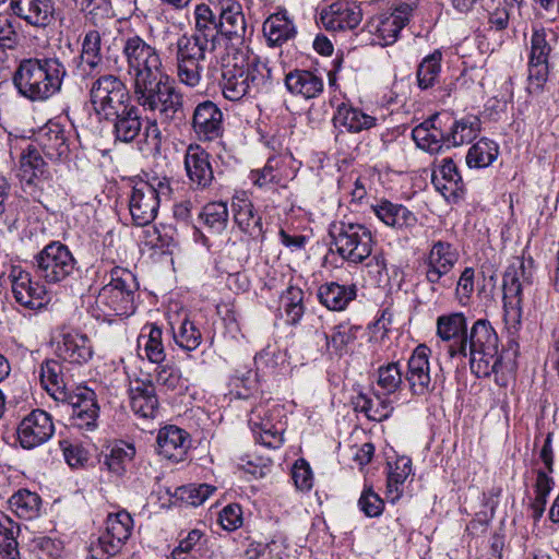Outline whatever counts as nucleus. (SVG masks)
I'll return each instance as SVG.
<instances>
[{
	"label": "nucleus",
	"mask_w": 559,
	"mask_h": 559,
	"mask_svg": "<svg viewBox=\"0 0 559 559\" xmlns=\"http://www.w3.org/2000/svg\"><path fill=\"white\" fill-rule=\"evenodd\" d=\"M436 325L449 356L461 361L468 358L476 377H489L501 370L499 337L488 320L478 319L468 328L464 313L453 312L439 316Z\"/></svg>",
	"instance_id": "f257e3e1"
},
{
	"label": "nucleus",
	"mask_w": 559,
	"mask_h": 559,
	"mask_svg": "<svg viewBox=\"0 0 559 559\" xmlns=\"http://www.w3.org/2000/svg\"><path fill=\"white\" fill-rule=\"evenodd\" d=\"M66 75L58 58H29L20 62L13 80L23 97L45 102L61 91Z\"/></svg>",
	"instance_id": "f03ea898"
},
{
	"label": "nucleus",
	"mask_w": 559,
	"mask_h": 559,
	"mask_svg": "<svg viewBox=\"0 0 559 559\" xmlns=\"http://www.w3.org/2000/svg\"><path fill=\"white\" fill-rule=\"evenodd\" d=\"M139 284L134 274L122 267L110 271V281L104 285L95 297L93 316L103 321L114 317H129L135 310L134 297Z\"/></svg>",
	"instance_id": "7ed1b4c3"
},
{
	"label": "nucleus",
	"mask_w": 559,
	"mask_h": 559,
	"mask_svg": "<svg viewBox=\"0 0 559 559\" xmlns=\"http://www.w3.org/2000/svg\"><path fill=\"white\" fill-rule=\"evenodd\" d=\"M121 53L127 63L132 90L165 74L158 49L146 43L140 35L122 37Z\"/></svg>",
	"instance_id": "20e7f679"
},
{
	"label": "nucleus",
	"mask_w": 559,
	"mask_h": 559,
	"mask_svg": "<svg viewBox=\"0 0 559 559\" xmlns=\"http://www.w3.org/2000/svg\"><path fill=\"white\" fill-rule=\"evenodd\" d=\"M133 95L139 106L146 111H158L166 121L177 119L182 112V94L167 74L134 87Z\"/></svg>",
	"instance_id": "39448f33"
},
{
	"label": "nucleus",
	"mask_w": 559,
	"mask_h": 559,
	"mask_svg": "<svg viewBox=\"0 0 559 559\" xmlns=\"http://www.w3.org/2000/svg\"><path fill=\"white\" fill-rule=\"evenodd\" d=\"M460 253L450 242L435 241L421 261V271L430 292L442 296L455 283L453 269L459 262Z\"/></svg>",
	"instance_id": "423d86ee"
},
{
	"label": "nucleus",
	"mask_w": 559,
	"mask_h": 559,
	"mask_svg": "<svg viewBox=\"0 0 559 559\" xmlns=\"http://www.w3.org/2000/svg\"><path fill=\"white\" fill-rule=\"evenodd\" d=\"M265 70V64L258 62L255 57L246 66L235 63L225 67L221 80L224 97L231 102H238L246 96L257 94L265 83L263 73Z\"/></svg>",
	"instance_id": "0eeeda50"
},
{
	"label": "nucleus",
	"mask_w": 559,
	"mask_h": 559,
	"mask_svg": "<svg viewBox=\"0 0 559 559\" xmlns=\"http://www.w3.org/2000/svg\"><path fill=\"white\" fill-rule=\"evenodd\" d=\"M33 266L38 278L47 284L67 281L76 269V260L61 241H50L34 255Z\"/></svg>",
	"instance_id": "6e6552de"
},
{
	"label": "nucleus",
	"mask_w": 559,
	"mask_h": 559,
	"mask_svg": "<svg viewBox=\"0 0 559 559\" xmlns=\"http://www.w3.org/2000/svg\"><path fill=\"white\" fill-rule=\"evenodd\" d=\"M90 102L97 117L103 120L132 105L126 83L114 74H104L93 81Z\"/></svg>",
	"instance_id": "1a4fd4ad"
},
{
	"label": "nucleus",
	"mask_w": 559,
	"mask_h": 559,
	"mask_svg": "<svg viewBox=\"0 0 559 559\" xmlns=\"http://www.w3.org/2000/svg\"><path fill=\"white\" fill-rule=\"evenodd\" d=\"M330 236L336 252L350 263H361L372 252L371 231L361 224L344 222L334 224L330 228Z\"/></svg>",
	"instance_id": "9d476101"
},
{
	"label": "nucleus",
	"mask_w": 559,
	"mask_h": 559,
	"mask_svg": "<svg viewBox=\"0 0 559 559\" xmlns=\"http://www.w3.org/2000/svg\"><path fill=\"white\" fill-rule=\"evenodd\" d=\"M249 426L254 438L261 444L276 449L284 442L286 420L284 408L278 404H259L252 408Z\"/></svg>",
	"instance_id": "9b49d317"
},
{
	"label": "nucleus",
	"mask_w": 559,
	"mask_h": 559,
	"mask_svg": "<svg viewBox=\"0 0 559 559\" xmlns=\"http://www.w3.org/2000/svg\"><path fill=\"white\" fill-rule=\"evenodd\" d=\"M525 280V263L516 258L503 274V319L510 333H515L522 319V282Z\"/></svg>",
	"instance_id": "f8f14e48"
},
{
	"label": "nucleus",
	"mask_w": 559,
	"mask_h": 559,
	"mask_svg": "<svg viewBox=\"0 0 559 559\" xmlns=\"http://www.w3.org/2000/svg\"><path fill=\"white\" fill-rule=\"evenodd\" d=\"M418 0H403L392 12H385L371 19L367 29L376 36L377 44L388 46L396 41L401 29L409 22Z\"/></svg>",
	"instance_id": "ddd939ff"
},
{
	"label": "nucleus",
	"mask_w": 559,
	"mask_h": 559,
	"mask_svg": "<svg viewBox=\"0 0 559 559\" xmlns=\"http://www.w3.org/2000/svg\"><path fill=\"white\" fill-rule=\"evenodd\" d=\"M71 407V425L84 431H94L98 424L99 405L93 390L83 386L69 391L66 399L59 400Z\"/></svg>",
	"instance_id": "4468645a"
},
{
	"label": "nucleus",
	"mask_w": 559,
	"mask_h": 559,
	"mask_svg": "<svg viewBox=\"0 0 559 559\" xmlns=\"http://www.w3.org/2000/svg\"><path fill=\"white\" fill-rule=\"evenodd\" d=\"M55 433L51 416L43 409L27 414L16 428L17 440L23 449L31 450L46 443Z\"/></svg>",
	"instance_id": "2eb2a0df"
},
{
	"label": "nucleus",
	"mask_w": 559,
	"mask_h": 559,
	"mask_svg": "<svg viewBox=\"0 0 559 559\" xmlns=\"http://www.w3.org/2000/svg\"><path fill=\"white\" fill-rule=\"evenodd\" d=\"M319 20L328 32L352 31L360 24L362 10L356 2L340 0L323 8Z\"/></svg>",
	"instance_id": "dca6fc26"
},
{
	"label": "nucleus",
	"mask_w": 559,
	"mask_h": 559,
	"mask_svg": "<svg viewBox=\"0 0 559 559\" xmlns=\"http://www.w3.org/2000/svg\"><path fill=\"white\" fill-rule=\"evenodd\" d=\"M133 530V519L127 511L109 514L106 520V531L99 536L100 549L108 556L121 551Z\"/></svg>",
	"instance_id": "f3484780"
},
{
	"label": "nucleus",
	"mask_w": 559,
	"mask_h": 559,
	"mask_svg": "<svg viewBox=\"0 0 559 559\" xmlns=\"http://www.w3.org/2000/svg\"><path fill=\"white\" fill-rule=\"evenodd\" d=\"M429 353L430 349L426 345H418L408 358L405 380L414 395H426L433 390Z\"/></svg>",
	"instance_id": "a211bd4d"
},
{
	"label": "nucleus",
	"mask_w": 559,
	"mask_h": 559,
	"mask_svg": "<svg viewBox=\"0 0 559 559\" xmlns=\"http://www.w3.org/2000/svg\"><path fill=\"white\" fill-rule=\"evenodd\" d=\"M224 116L221 108L211 100L197 105L192 116V129L201 141H214L223 135Z\"/></svg>",
	"instance_id": "6ab92c4d"
},
{
	"label": "nucleus",
	"mask_w": 559,
	"mask_h": 559,
	"mask_svg": "<svg viewBox=\"0 0 559 559\" xmlns=\"http://www.w3.org/2000/svg\"><path fill=\"white\" fill-rule=\"evenodd\" d=\"M159 202L155 190L148 182H140L133 187L129 200V210L136 226L151 224L157 215Z\"/></svg>",
	"instance_id": "aec40b11"
},
{
	"label": "nucleus",
	"mask_w": 559,
	"mask_h": 559,
	"mask_svg": "<svg viewBox=\"0 0 559 559\" xmlns=\"http://www.w3.org/2000/svg\"><path fill=\"white\" fill-rule=\"evenodd\" d=\"M130 406L134 415L142 419H154L159 411L155 384L152 380L135 379L129 388Z\"/></svg>",
	"instance_id": "412c9836"
},
{
	"label": "nucleus",
	"mask_w": 559,
	"mask_h": 559,
	"mask_svg": "<svg viewBox=\"0 0 559 559\" xmlns=\"http://www.w3.org/2000/svg\"><path fill=\"white\" fill-rule=\"evenodd\" d=\"M12 293L21 306L36 310L45 305L46 289L39 282H34L28 272L12 271Z\"/></svg>",
	"instance_id": "4be33fe9"
},
{
	"label": "nucleus",
	"mask_w": 559,
	"mask_h": 559,
	"mask_svg": "<svg viewBox=\"0 0 559 559\" xmlns=\"http://www.w3.org/2000/svg\"><path fill=\"white\" fill-rule=\"evenodd\" d=\"M447 122L439 114L431 116L412 131V138L424 151L431 154L439 153L445 148Z\"/></svg>",
	"instance_id": "5701e85b"
},
{
	"label": "nucleus",
	"mask_w": 559,
	"mask_h": 559,
	"mask_svg": "<svg viewBox=\"0 0 559 559\" xmlns=\"http://www.w3.org/2000/svg\"><path fill=\"white\" fill-rule=\"evenodd\" d=\"M56 355L64 362L82 365L93 356L92 343L85 334L66 332L57 342Z\"/></svg>",
	"instance_id": "b1692460"
},
{
	"label": "nucleus",
	"mask_w": 559,
	"mask_h": 559,
	"mask_svg": "<svg viewBox=\"0 0 559 559\" xmlns=\"http://www.w3.org/2000/svg\"><path fill=\"white\" fill-rule=\"evenodd\" d=\"M185 168L192 186L209 187L214 178L210 154L200 145H189L185 155Z\"/></svg>",
	"instance_id": "393cba45"
},
{
	"label": "nucleus",
	"mask_w": 559,
	"mask_h": 559,
	"mask_svg": "<svg viewBox=\"0 0 559 559\" xmlns=\"http://www.w3.org/2000/svg\"><path fill=\"white\" fill-rule=\"evenodd\" d=\"M13 13L28 25L44 28L53 21V3L51 0H11Z\"/></svg>",
	"instance_id": "a878e982"
},
{
	"label": "nucleus",
	"mask_w": 559,
	"mask_h": 559,
	"mask_svg": "<svg viewBox=\"0 0 559 559\" xmlns=\"http://www.w3.org/2000/svg\"><path fill=\"white\" fill-rule=\"evenodd\" d=\"M188 437L189 435L177 426L170 425L159 429L156 438L158 454L170 461H182L190 447Z\"/></svg>",
	"instance_id": "bb28decb"
},
{
	"label": "nucleus",
	"mask_w": 559,
	"mask_h": 559,
	"mask_svg": "<svg viewBox=\"0 0 559 559\" xmlns=\"http://www.w3.org/2000/svg\"><path fill=\"white\" fill-rule=\"evenodd\" d=\"M332 122L340 132L359 133L376 127L377 118L360 108L342 103L337 106Z\"/></svg>",
	"instance_id": "cd10ccee"
},
{
	"label": "nucleus",
	"mask_w": 559,
	"mask_h": 559,
	"mask_svg": "<svg viewBox=\"0 0 559 559\" xmlns=\"http://www.w3.org/2000/svg\"><path fill=\"white\" fill-rule=\"evenodd\" d=\"M432 183L447 200L455 201L462 198L465 191L462 177L451 158H445L439 170L433 173Z\"/></svg>",
	"instance_id": "c85d7f7f"
},
{
	"label": "nucleus",
	"mask_w": 559,
	"mask_h": 559,
	"mask_svg": "<svg viewBox=\"0 0 559 559\" xmlns=\"http://www.w3.org/2000/svg\"><path fill=\"white\" fill-rule=\"evenodd\" d=\"M105 120L112 123L115 140L123 143L134 141L142 130V118L134 105H130L126 110L122 109Z\"/></svg>",
	"instance_id": "c756f323"
},
{
	"label": "nucleus",
	"mask_w": 559,
	"mask_h": 559,
	"mask_svg": "<svg viewBox=\"0 0 559 559\" xmlns=\"http://www.w3.org/2000/svg\"><path fill=\"white\" fill-rule=\"evenodd\" d=\"M444 122H447L445 150L471 143L478 136L481 127L480 119L474 115L453 121L447 117Z\"/></svg>",
	"instance_id": "7c9ffc66"
},
{
	"label": "nucleus",
	"mask_w": 559,
	"mask_h": 559,
	"mask_svg": "<svg viewBox=\"0 0 559 559\" xmlns=\"http://www.w3.org/2000/svg\"><path fill=\"white\" fill-rule=\"evenodd\" d=\"M360 330V325L344 321L334 325L331 333L322 332L320 335L325 342L324 353L331 357L344 356L348 353V347L356 341Z\"/></svg>",
	"instance_id": "2f4dec72"
},
{
	"label": "nucleus",
	"mask_w": 559,
	"mask_h": 559,
	"mask_svg": "<svg viewBox=\"0 0 559 559\" xmlns=\"http://www.w3.org/2000/svg\"><path fill=\"white\" fill-rule=\"evenodd\" d=\"M285 86L289 93L310 99L323 92L324 83L316 72L296 69L286 74Z\"/></svg>",
	"instance_id": "473e14b6"
},
{
	"label": "nucleus",
	"mask_w": 559,
	"mask_h": 559,
	"mask_svg": "<svg viewBox=\"0 0 559 559\" xmlns=\"http://www.w3.org/2000/svg\"><path fill=\"white\" fill-rule=\"evenodd\" d=\"M218 29L227 38L242 39L246 35L247 24L241 4L236 0H224L221 4Z\"/></svg>",
	"instance_id": "72a5a7b5"
},
{
	"label": "nucleus",
	"mask_w": 559,
	"mask_h": 559,
	"mask_svg": "<svg viewBox=\"0 0 559 559\" xmlns=\"http://www.w3.org/2000/svg\"><path fill=\"white\" fill-rule=\"evenodd\" d=\"M372 211L386 226L396 229H411L417 224V217L412 211L402 204H395L388 200L372 205Z\"/></svg>",
	"instance_id": "f704fd0d"
},
{
	"label": "nucleus",
	"mask_w": 559,
	"mask_h": 559,
	"mask_svg": "<svg viewBox=\"0 0 559 559\" xmlns=\"http://www.w3.org/2000/svg\"><path fill=\"white\" fill-rule=\"evenodd\" d=\"M49 176L47 163L41 157L39 151L28 145L20 157L19 177L26 185H38Z\"/></svg>",
	"instance_id": "c9c22d12"
},
{
	"label": "nucleus",
	"mask_w": 559,
	"mask_h": 559,
	"mask_svg": "<svg viewBox=\"0 0 559 559\" xmlns=\"http://www.w3.org/2000/svg\"><path fill=\"white\" fill-rule=\"evenodd\" d=\"M37 142L43 152L51 159L66 157L69 144L63 128L56 122H48L37 134Z\"/></svg>",
	"instance_id": "e433bc0d"
},
{
	"label": "nucleus",
	"mask_w": 559,
	"mask_h": 559,
	"mask_svg": "<svg viewBox=\"0 0 559 559\" xmlns=\"http://www.w3.org/2000/svg\"><path fill=\"white\" fill-rule=\"evenodd\" d=\"M321 305L332 311L344 310L357 296L355 285H341L335 282L322 284L317 293Z\"/></svg>",
	"instance_id": "4c0bfd02"
},
{
	"label": "nucleus",
	"mask_w": 559,
	"mask_h": 559,
	"mask_svg": "<svg viewBox=\"0 0 559 559\" xmlns=\"http://www.w3.org/2000/svg\"><path fill=\"white\" fill-rule=\"evenodd\" d=\"M135 455V449L132 444L126 442L107 445L102 451L99 463L110 474L121 477L127 472V465Z\"/></svg>",
	"instance_id": "58836bf2"
},
{
	"label": "nucleus",
	"mask_w": 559,
	"mask_h": 559,
	"mask_svg": "<svg viewBox=\"0 0 559 559\" xmlns=\"http://www.w3.org/2000/svg\"><path fill=\"white\" fill-rule=\"evenodd\" d=\"M40 382L56 400H63L69 392L66 383L64 367L58 359H47L40 365Z\"/></svg>",
	"instance_id": "ea45409f"
},
{
	"label": "nucleus",
	"mask_w": 559,
	"mask_h": 559,
	"mask_svg": "<svg viewBox=\"0 0 559 559\" xmlns=\"http://www.w3.org/2000/svg\"><path fill=\"white\" fill-rule=\"evenodd\" d=\"M176 317V321L171 319L169 321L175 343L183 350H195L203 340L201 330L187 314L182 318L179 314Z\"/></svg>",
	"instance_id": "a19ab883"
},
{
	"label": "nucleus",
	"mask_w": 559,
	"mask_h": 559,
	"mask_svg": "<svg viewBox=\"0 0 559 559\" xmlns=\"http://www.w3.org/2000/svg\"><path fill=\"white\" fill-rule=\"evenodd\" d=\"M216 49V45L209 43L203 37L194 35H181L176 41L175 58L181 60L205 61L206 56Z\"/></svg>",
	"instance_id": "79ce46f5"
},
{
	"label": "nucleus",
	"mask_w": 559,
	"mask_h": 559,
	"mask_svg": "<svg viewBox=\"0 0 559 559\" xmlns=\"http://www.w3.org/2000/svg\"><path fill=\"white\" fill-rule=\"evenodd\" d=\"M559 39V34L552 28L533 27L530 40L528 59L549 61L551 51Z\"/></svg>",
	"instance_id": "37998d69"
},
{
	"label": "nucleus",
	"mask_w": 559,
	"mask_h": 559,
	"mask_svg": "<svg viewBox=\"0 0 559 559\" xmlns=\"http://www.w3.org/2000/svg\"><path fill=\"white\" fill-rule=\"evenodd\" d=\"M233 209L235 223L243 233L252 238L263 237L262 218L254 213L251 202L239 199L233 202Z\"/></svg>",
	"instance_id": "c03bdc74"
},
{
	"label": "nucleus",
	"mask_w": 559,
	"mask_h": 559,
	"mask_svg": "<svg viewBox=\"0 0 559 559\" xmlns=\"http://www.w3.org/2000/svg\"><path fill=\"white\" fill-rule=\"evenodd\" d=\"M263 33L270 46H281L296 35L294 23L285 14H273L263 23Z\"/></svg>",
	"instance_id": "a18cd8bd"
},
{
	"label": "nucleus",
	"mask_w": 559,
	"mask_h": 559,
	"mask_svg": "<svg viewBox=\"0 0 559 559\" xmlns=\"http://www.w3.org/2000/svg\"><path fill=\"white\" fill-rule=\"evenodd\" d=\"M195 29L192 35L197 37H203L214 45H217L218 34V21L215 14L207 4H198L194 9Z\"/></svg>",
	"instance_id": "49530a36"
},
{
	"label": "nucleus",
	"mask_w": 559,
	"mask_h": 559,
	"mask_svg": "<svg viewBox=\"0 0 559 559\" xmlns=\"http://www.w3.org/2000/svg\"><path fill=\"white\" fill-rule=\"evenodd\" d=\"M19 532V525L0 512V559H21L16 540Z\"/></svg>",
	"instance_id": "de8ad7c7"
},
{
	"label": "nucleus",
	"mask_w": 559,
	"mask_h": 559,
	"mask_svg": "<svg viewBox=\"0 0 559 559\" xmlns=\"http://www.w3.org/2000/svg\"><path fill=\"white\" fill-rule=\"evenodd\" d=\"M9 504L19 518L32 520L39 514L41 499L36 492L21 489L11 496Z\"/></svg>",
	"instance_id": "09e8293b"
},
{
	"label": "nucleus",
	"mask_w": 559,
	"mask_h": 559,
	"mask_svg": "<svg viewBox=\"0 0 559 559\" xmlns=\"http://www.w3.org/2000/svg\"><path fill=\"white\" fill-rule=\"evenodd\" d=\"M498 154V144L487 138H483L469 147L466 155V164L469 168H485L497 159Z\"/></svg>",
	"instance_id": "8fccbe9b"
},
{
	"label": "nucleus",
	"mask_w": 559,
	"mask_h": 559,
	"mask_svg": "<svg viewBox=\"0 0 559 559\" xmlns=\"http://www.w3.org/2000/svg\"><path fill=\"white\" fill-rule=\"evenodd\" d=\"M354 404L356 411L362 412L368 419L374 421L388 419L393 412L391 401L381 399L379 395H376V400H372L366 394H359Z\"/></svg>",
	"instance_id": "3c124183"
},
{
	"label": "nucleus",
	"mask_w": 559,
	"mask_h": 559,
	"mask_svg": "<svg viewBox=\"0 0 559 559\" xmlns=\"http://www.w3.org/2000/svg\"><path fill=\"white\" fill-rule=\"evenodd\" d=\"M280 308L284 310L287 323L297 324L305 313L302 289L295 286L287 287L281 295Z\"/></svg>",
	"instance_id": "603ef678"
},
{
	"label": "nucleus",
	"mask_w": 559,
	"mask_h": 559,
	"mask_svg": "<svg viewBox=\"0 0 559 559\" xmlns=\"http://www.w3.org/2000/svg\"><path fill=\"white\" fill-rule=\"evenodd\" d=\"M228 207L225 202L207 203L201 213L200 219L213 234H222L228 224Z\"/></svg>",
	"instance_id": "864d4df0"
},
{
	"label": "nucleus",
	"mask_w": 559,
	"mask_h": 559,
	"mask_svg": "<svg viewBox=\"0 0 559 559\" xmlns=\"http://www.w3.org/2000/svg\"><path fill=\"white\" fill-rule=\"evenodd\" d=\"M442 52L435 50L423 59L417 69V82L421 90L432 87L441 71Z\"/></svg>",
	"instance_id": "5fc2aeb1"
},
{
	"label": "nucleus",
	"mask_w": 559,
	"mask_h": 559,
	"mask_svg": "<svg viewBox=\"0 0 559 559\" xmlns=\"http://www.w3.org/2000/svg\"><path fill=\"white\" fill-rule=\"evenodd\" d=\"M403 370L400 362L382 365L377 370V384L385 394H393L403 385Z\"/></svg>",
	"instance_id": "6e6d98bb"
},
{
	"label": "nucleus",
	"mask_w": 559,
	"mask_h": 559,
	"mask_svg": "<svg viewBox=\"0 0 559 559\" xmlns=\"http://www.w3.org/2000/svg\"><path fill=\"white\" fill-rule=\"evenodd\" d=\"M162 336V329L156 325H151L148 335H141L139 337V347H141L143 343L144 355L151 362L160 364L166 357Z\"/></svg>",
	"instance_id": "4d7b16f0"
},
{
	"label": "nucleus",
	"mask_w": 559,
	"mask_h": 559,
	"mask_svg": "<svg viewBox=\"0 0 559 559\" xmlns=\"http://www.w3.org/2000/svg\"><path fill=\"white\" fill-rule=\"evenodd\" d=\"M155 383L165 391L182 393L187 390V380L181 371L173 366H158L155 369Z\"/></svg>",
	"instance_id": "13d9d810"
},
{
	"label": "nucleus",
	"mask_w": 559,
	"mask_h": 559,
	"mask_svg": "<svg viewBox=\"0 0 559 559\" xmlns=\"http://www.w3.org/2000/svg\"><path fill=\"white\" fill-rule=\"evenodd\" d=\"M293 157L289 154L273 155L267 158L265 164V171L276 176L278 187H285L286 183L293 178L292 169Z\"/></svg>",
	"instance_id": "bf43d9fd"
},
{
	"label": "nucleus",
	"mask_w": 559,
	"mask_h": 559,
	"mask_svg": "<svg viewBox=\"0 0 559 559\" xmlns=\"http://www.w3.org/2000/svg\"><path fill=\"white\" fill-rule=\"evenodd\" d=\"M390 471L386 479V487L389 493H395L392 499H397L401 496L400 486L404 484L406 478L412 472V462L409 459L401 457L395 461L394 466L389 465Z\"/></svg>",
	"instance_id": "052dcab7"
},
{
	"label": "nucleus",
	"mask_w": 559,
	"mask_h": 559,
	"mask_svg": "<svg viewBox=\"0 0 559 559\" xmlns=\"http://www.w3.org/2000/svg\"><path fill=\"white\" fill-rule=\"evenodd\" d=\"M178 81L189 87H197L202 79V61L175 58Z\"/></svg>",
	"instance_id": "680f3d73"
},
{
	"label": "nucleus",
	"mask_w": 559,
	"mask_h": 559,
	"mask_svg": "<svg viewBox=\"0 0 559 559\" xmlns=\"http://www.w3.org/2000/svg\"><path fill=\"white\" fill-rule=\"evenodd\" d=\"M528 86L530 94H538L543 91L549 75V61H535L528 59Z\"/></svg>",
	"instance_id": "e2e57ef3"
},
{
	"label": "nucleus",
	"mask_w": 559,
	"mask_h": 559,
	"mask_svg": "<svg viewBox=\"0 0 559 559\" xmlns=\"http://www.w3.org/2000/svg\"><path fill=\"white\" fill-rule=\"evenodd\" d=\"M102 35L96 29H90L85 33L82 39V47L80 57L85 58L87 60H92V62H97L102 64Z\"/></svg>",
	"instance_id": "0e129e2a"
},
{
	"label": "nucleus",
	"mask_w": 559,
	"mask_h": 559,
	"mask_svg": "<svg viewBox=\"0 0 559 559\" xmlns=\"http://www.w3.org/2000/svg\"><path fill=\"white\" fill-rule=\"evenodd\" d=\"M358 506L367 516L376 518L382 513L384 502L371 488H368L362 491Z\"/></svg>",
	"instance_id": "69168bd1"
},
{
	"label": "nucleus",
	"mask_w": 559,
	"mask_h": 559,
	"mask_svg": "<svg viewBox=\"0 0 559 559\" xmlns=\"http://www.w3.org/2000/svg\"><path fill=\"white\" fill-rule=\"evenodd\" d=\"M215 490V487L207 484L189 485L181 488V499L191 506L202 504Z\"/></svg>",
	"instance_id": "338daca9"
},
{
	"label": "nucleus",
	"mask_w": 559,
	"mask_h": 559,
	"mask_svg": "<svg viewBox=\"0 0 559 559\" xmlns=\"http://www.w3.org/2000/svg\"><path fill=\"white\" fill-rule=\"evenodd\" d=\"M292 477L295 486L301 490H309L313 485L312 472L309 464L305 460H298L292 469Z\"/></svg>",
	"instance_id": "774afa93"
}]
</instances>
